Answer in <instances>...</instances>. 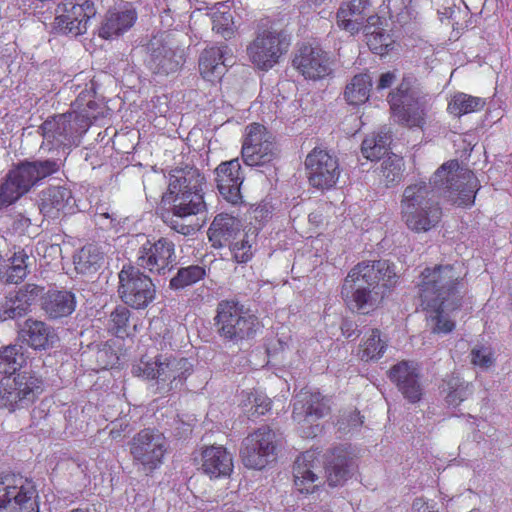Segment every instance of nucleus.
Wrapping results in <instances>:
<instances>
[{
  "label": "nucleus",
  "mask_w": 512,
  "mask_h": 512,
  "mask_svg": "<svg viewBox=\"0 0 512 512\" xmlns=\"http://www.w3.org/2000/svg\"><path fill=\"white\" fill-rule=\"evenodd\" d=\"M317 216L316 214H310L309 219L310 220H316Z\"/></svg>",
  "instance_id": "64"
},
{
  "label": "nucleus",
  "mask_w": 512,
  "mask_h": 512,
  "mask_svg": "<svg viewBox=\"0 0 512 512\" xmlns=\"http://www.w3.org/2000/svg\"><path fill=\"white\" fill-rule=\"evenodd\" d=\"M323 0H308L309 5H319Z\"/></svg>",
  "instance_id": "62"
},
{
  "label": "nucleus",
  "mask_w": 512,
  "mask_h": 512,
  "mask_svg": "<svg viewBox=\"0 0 512 512\" xmlns=\"http://www.w3.org/2000/svg\"><path fill=\"white\" fill-rule=\"evenodd\" d=\"M292 64L308 80H322L333 72L329 54L319 46H302L294 56Z\"/></svg>",
  "instance_id": "22"
},
{
  "label": "nucleus",
  "mask_w": 512,
  "mask_h": 512,
  "mask_svg": "<svg viewBox=\"0 0 512 512\" xmlns=\"http://www.w3.org/2000/svg\"><path fill=\"white\" fill-rule=\"evenodd\" d=\"M231 253L237 262H248L253 256V243L248 233L233 242L230 246Z\"/></svg>",
  "instance_id": "48"
},
{
  "label": "nucleus",
  "mask_w": 512,
  "mask_h": 512,
  "mask_svg": "<svg viewBox=\"0 0 512 512\" xmlns=\"http://www.w3.org/2000/svg\"><path fill=\"white\" fill-rule=\"evenodd\" d=\"M206 180L198 168H184L170 174L163 201L178 218H189L206 210L204 200Z\"/></svg>",
  "instance_id": "6"
},
{
  "label": "nucleus",
  "mask_w": 512,
  "mask_h": 512,
  "mask_svg": "<svg viewBox=\"0 0 512 512\" xmlns=\"http://www.w3.org/2000/svg\"><path fill=\"white\" fill-rule=\"evenodd\" d=\"M97 103L94 100H87L82 95L72 103L71 111L63 115L53 116L46 119L41 126L43 142L42 147L70 148L72 145H79L80 137L87 132L94 119L99 113L96 112Z\"/></svg>",
  "instance_id": "4"
},
{
  "label": "nucleus",
  "mask_w": 512,
  "mask_h": 512,
  "mask_svg": "<svg viewBox=\"0 0 512 512\" xmlns=\"http://www.w3.org/2000/svg\"><path fill=\"white\" fill-rule=\"evenodd\" d=\"M289 44L287 35L281 30L264 28L246 47V53L256 67L269 70L287 52Z\"/></svg>",
  "instance_id": "13"
},
{
  "label": "nucleus",
  "mask_w": 512,
  "mask_h": 512,
  "mask_svg": "<svg viewBox=\"0 0 512 512\" xmlns=\"http://www.w3.org/2000/svg\"><path fill=\"white\" fill-rule=\"evenodd\" d=\"M27 363V356L23 346L10 344L0 350V373L5 376H13L18 369L23 368Z\"/></svg>",
  "instance_id": "40"
},
{
  "label": "nucleus",
  "mask_w": 512,
  "mask_h": 512,
  "mask_svg": "<svg viewBox=\"0 0 512 512\" xmlns=\"http://www.w3.org/2000/svg\"><path fill=\"white\" fill-rule=\"evenodd\" d=\"M444 391H447L446 401L450 405L461 404L471 394L469 383L459 377L449 378L445 383Z\"/></svg>",
  "instance_id": "46"
},
{
  "label": "nucleus",
  "mask_w": 512,
  "mask_h": 512,
  "mask_svg": "<svg viewBox=\"0 0 512 512\" xmlns=\"http://www.w3.org/2000/svg\"><path fill=\"white\" fill-rule=\"evenodd\" d=\"M224 512H244V510H241V508L229 507L226 508Z\"/></svg>",
  "instance_id": "61"
},
{
  "label": "nucleus",
  "mask_w": 512,
  "mask_h": 512,
  "mask_svg": "<svg viewBox=\"0 0 512 512\" xmlns=\"http://www.w3.org/2000/svg\"><path fill=\"white\" fill-rule=\"evenodd\" d=\"M329 410L327 399L319 391L302 390L295 396L292 417L300 425L301 434L313 438L322 431L321 425L314 421L327 415Z\"/></svg>",
  "instance_id": "16"
},
{
  "label": "nucleus",
  "mask_w": 512,
  "mask_h": 512,
  "mask_svg": "<svg viewBox=\"0 0 512 512\" xmlns=\"http://www.w3.org/2000/svg\"><path fill=\"white\" fill-rule=\"evenodd\" d=\"M270 213V210L268 208V206H258V207H255L254 210H253V215H254V218H256V220H263V218H266L268 217Z\"/></svg>",
  "instance_id": "59"
},
{
  "label": "nucleus",
  "mask_w": 512,
  "mask_h": 512,
  "mask_svg": "<svg viewBox=\"0 0 512 512\" xmlns=\"http://www.w3.org/2000/svg\"><path fill=\"white\" fill-rule=\"evenodd\" d=\"M479 180L468 168L460 166L458 160H449L434 172L427 184L425 181L408 184L400 200L401 220L416 233H425L439 225L442 207L437 195L450 202L468 207L475 202Z\"/></svg>",
  "instance_id": "1"
},
{
  "label": "nucleus",
  "mask_w": 512,
  "mask_h": 512,
  "mask_svg": "<svg viewBox=\"0 0 512 512\" xmlns=\"http://www.w3.org/2000/svg\"><path fill=\"white\" fill-rule=\"evenodd\" d=\"M241 229L240 220L229 214H219L214 217L208 228V237L213 246H223L231 239H235Z\"/></svg>",
  "instance_id": "32"
},
{
  "label": "nucleus",
  "mask_w": 512,
  "mask_h": 512,
  "mask_svg": "<svg viewBox=\"0 0 512 512\" xmlns=\"http://www.w3.org/2000/svg\"><path fill=\"white\" fill-rule=\"evenodd\" d=\"M390 377L410 402H417L423 395V387L420 382L419 367L416 362L402 360L390 370Z\"/></svg>",
  "instance_id": "26"
},
{
  "label": "nucleus",
  "mask_w": 512,
  "mask_h": 512,
  "mask_svg": "<svg viewBox=\"0 0 512 512\" xmlns=\"http://www.w3.org/2000/svg\"><path fill=\"white\" fill-rule=\"evenodd\" d=\"M305 170L310 184L322 190L331 189L337 184L341 175L337 155L322 147H315L308 153L305 159Z\"/></svg>",
  "instance_id": "18"
},
{
  "label": "nucleus",
  "mask_w": 512,
  "mask_h": 512,
  "mask_svg": "<svg viewBox=\"0 0 512 512\" xmlns=\"http://www.w3.org/2000/svg\"><path fill=\"white\" fill-rule=\"evenodd\" d=\"M395 79V72H384L377 82V89L389 88V86L393 85Z\"/></svg>",
  "instance_id": "54"
},
{
  "label": "nucleus",
  "mask_w": 512,
  "mask_h": 512,
  "mask_svg": "<svg viewBox=\"0 0 512 512\" xmlns=\"http://www.w3.org/2000/svg\"><path fill=\"white\" fill-rule=\"evenodd\" d=\"M143 240L137 254V263L150 272H165L171 269L176 262V248L168 238H159L156 242H150L144 235H139L137 240Z\"/></svg>",
  "instance_id": "21"
},
{
  "label": "nucleus",
  "mask_w": 512,
  "mask_h": 512,
  "mask_svg": "<svg viewBox=\"0 0 512 512\" xmlns=\"http://www.w3.org/2000/svg\"><path fill=\"white\" fill-rule=\"evenodd\" d=\"M43 391V380L31 372H22L0 380V410L15 412L32 404Z\"/></svg>",
  "instance_id": "11"
},
{
  "label": "nucleus",
  "mask_w": 512,
  "mask_h": 512,
  "mask_svg": "<svg viewBox=\"0 0 512 512\" xmlns=\"http://www.w3.org/2000/svg\"><path fill=\"white\" fill-rule=\"evenodd\" d=\"M279 156L276 140L263 124L251 123L245 128L242 159L248 166H267Z\"/></svg>",
  "instance_id": "14"
},
{
  "label": "nucleus",
  "mask_w": 512,
  "mask_h": 512,
  "mask_svg": "<svg viewBox=\"0 0 512 512\" xmlns=\"http://www.w3.org/2000/svg\"><path fill=\"white\" fill-rule=\"evenodd\" d=\"M471 363L482 369L491 368L495 365V352L490 346H475L471 350Z\"/></svg>",
  "instance_id": "49"
},
{
  "label": "nucleus",
  "mask_w": 512,
  "mask_h": 512,
  "mask_svg": "<svg viewBox=\"0 0 512 512\" xmlns=\"http://www.w3.org/2000/svg\"><path fill=\"white\" fill-rule=\"evenodd\" d=\"M232 60L233 54L227 45L210 46L203 50L199 57L200 75L212 83L219 81Z\"/></svg>",
  "instance_id": "24"
},
{
  "label": "nucleus",
  "mask_w": 512,
  "mask_h": 512,
  "mask_svg": "<svg viewBox=\"0 0 512 512\" xmlns=\"http://www.w3.org/2000/svg\"><path fill=\"white\" fill-rule=\"evenodd\" d=\"M413 512H439L434 502H427L424 499H415L412 503Z\"/></svg>",
  "instance_id": "52"
},
{
  "label": "nucleus",
  "mask_w": 512,
  "mask_h": 512,
  "mask_svg": "<svg viewBox=\"0 0 512 512\" xmlns=\"http://www.w3.org/2000/svg\"><path fill=\"white\" fill-rule=\"evenodd\" d=\"M114 217L113 214H110L108 211H97L95 214V223L96 225H100L101 228H111L114 225Z\"/></svg>",
  "instance_id": "53"
},
{
  "label": "nucleus",
  "mask_w": 512,
  "mask_h": 512,
  "mask_svg": "<svg viewBox=\"0 0 512 512\" xmlns=\"http://www.w3.org/2000/svg\"><path fill=\"white\" fill-rule=\"evenodd\" d=\"M0 512H39L37 490L33 482L22 476L2 478Z\"/></svg>",
  "instance_id": "15"
},
{
  "label": "nucleus",
  "mask_w": 512,
  "mask_h": 512,
  "mask_svg": "<svg viewBox=\"0 0 512 512\" xmlns=\"http://www.w3.org/2000/svg\"><path fill=\"white\" fill-rule=\"evenodd\" d=\"M193 371V365L185 357H177L171 352L156 355H143L133 365V373L147 379H156L157 384L165 391H171L181 386L189 374Z\"/></svg>",
  "instance_id": "7"
},
{
  "label": "nucleus",
  "mask_w": 512,
  "mask_h": 512,
  "mask_svg": "<svg viewBox=\"0 0 512 512\" xmlns=\"http://www.w3.org/2000/svg\"><path fill=\"white\" fill-rule=\"evenodd\" d=\"M131 312L128 307L120 305L116 307L109 315L108 329L117 337H125L130 334Z\"/></svg>",
  "instance_id": "44"
},
{
  "label": "nucleus",
  "mask_w": 512,
  "mask_h": 512,
  "mask_svg": "<svg viewBox=\"0 0 512 512\" xmlns=\"http://www.w3.org/2000/svg\"><path fill=\"white\" fill-rule=\"evenodd\" d=\"M363 419L361 418L360 412L353 411L350 412L347 418L339 420V429L340 430H352V428H357V426L362 425Z\"/></svg>",
  "instance_id": "51"
},
{
  "label": "nucleus",
  "mask_w": 512,
  "mask_h": 512,
  "mask_svg": "<svg viewBox=\"0 0 512 512\" xmlns=\"http://www.w3.org/2000/svg\"><path fill=\"white\" fill-rule=\"evenodd\" d=\"M58 14L54 19V28L60 33H86L91 18L97 14L93 1L65 0L57 8Z\"/></svg>",
  "instance_id": "20"
},
{
  "label": "nucleus",
  "mask_w": 512,
  "mask_h": 512,
  "mask_svg": "<svg viewBox=\"0 0 512 512\" xmlns=\"http://www.w3.org/2000/svg\"><path fill=\"white\" fill-rule=\"evenodd\" d=\"M137 20L136 10L131 6H122L118 9L109 10L105 15L99 35L104 39L120 36L132 28Z\"/></svg>",
  "instance_id": "30"
},
{
  "label": "nucleus",
  "mask_w": 512,
  "mask_h": 512,
  "mask_svg": "<svg viewBox=\"0 0 512 512\" xmlns=\"http://www.w3.org/2000/svg\"><path fill=\"white\" fill-rule=\"evenodd\" d=\"M242 462L250 469H263L276 457V434L270 427H260L243 440Z\"/></svg>",
  "instance_id": "19"
},
{
  "label": "nucleus",
  "mask_w": 512,
  "mask_h": 512,
  "mask_svg": "<svg viewBox=\"0 0 512 512\" xmlns=\"http://www.w3.org/2000/svg\"><path fill=\"white\" fill-rule=\"evenodd\" d=\"M109 350L103 349L99 350L97 353V360L100 362L101 368H109V366H113L115 361H117V355L111 354L110 360H104V357L108 355Z\"/></svg>",
  "instance_id": "55"
},
{
  "label": "nucleus",
  "mask_w": 512,
  "mask_h": 512,
  "mask_svg": "<svg viewBox=\"0 0 512 512\" xmlns=\"http://www.w3.org/2000/svg\"><path fill=\"white\" fill-rule=\"evenodd\" d=\"M324 461L321 453L308 450L298 456L294 465V485L301 493H311L316 490L319 481V472ZM329 485H340L350 473L349 453L344 446H337L331 451L325 462Z\"/></svg>",
  "instance_id": "5"
},
{
  "label": "nucleus",
  "mask_w": 512,
  "mask_h": 512,
  "mask_svg": "<svg viewBox=\"0 0 512 512\" xmlns=\"http://www.w3.org/2000/svg\"><path fill=\"white\" fill-rule=\"evenodd\" d=\"M381 23L379 15H368L367 24L365 26V34L367 43L371 51L375 54L384 55L391 51L395 45L393 36L383 32L378 24Z\"/></svg>",
  "instance_id": "34"
},
{
  "label": "nucleus",
  "mask_w": 512,
  "mask_h": 512,
  "mask_svg": "<svg viewBox=\"0 0 512 512\" xmlns=\"http://www.w3.org/2000/svg\"><path fill=\"white\" fill-rule=\"evenodd\" d=\"M60 167L57 160H38L23 162L12 168L0 187V204L11 205L29 192L33 185L44 177L56 173Z\"/></svg>",
  "instance_id": "8"
},
{
  "label": "nucleus",
  "mask_w": 512,
  "mask_h": 512,
  "mask_svg": "<svg viewBox=\"0 0 512 512\" xmlns=\"http://www.w3.org/2000/svg\"><path fill=\"white\" fill-rule=\"evenodd\" d=\"M388 348V340L380 329H366L359 343L358 356L361 360H379Z\"/></svg>",
  "instance_id": "33"
},
{
  "label": "nucleus",
  "mask_w": 512,
  "mask_h": 512,
  "mask_svg": "<svg viewBox=\"0 0 512 512\" xmlns=\"http://www.w3.org/2000/svg\"><path fill=\"white\" fill-rule=\"evenodd\" d=\"M389 104L394 119L401 124L408 127H423L426 124L428 99L410 77H405L398 88L389 94Z\"/></svg>",
  "instance_id": "9"
},
{
  "label": "nucleus",
  "mask_w": 512,
  "mask_h": 512,
  "mask_svg": "<svg viewBox=\"0 0 512 512\" xmlns=\"http://www.w3.org/2000/svg\"><path fill=\"white\" fill-rule=\"evenodd\" d=\"M215 325L222 339L231 342L250 339L260 329V321L257 316L252 315L237 302L219 303Z\"/></svg>",
  "instance_id": "10"
},
{
  "label": "nucleus",
  "mask_w": 512,
  "mask_h": 512,
  "mask_svg": "<svg viewBox=\"0 0 512 512\" xmlns=\"http://www.w3.org/2000/svg\"><path fill=\"white\" fill-rule=\"evenodd\" d=\"M405 163L400 155H389L384 158L381 166V173L386 185L396 184L401 181Z\"/></svg>",
  "instance_id": "45"
},
{
  "label": "nucleus",
  "mask_w": 512,
  "mask_h": 512,
  "mask_svg": "<svg viewBox=\"0 0 512 512\" xmlns=\"http://www.w3.org/2000/svg\"><path fill=\"white\" fill-rule=\"evenodd\" d=\"M213 30L223 37H231L236 32V24L228 2H218L210 9Z\"/></svg>",
  "instance_id": "37"
},
{
  "label": "nucleus",
  "mask_w": 512,
  "mask_h": 512,
  "mask_svg": "<svg viewBox=\"0 0 512 512\" xmlns=\"http://www.w3.org/2000/svg\"><path fill=\"white\" fill-rule=\"evenodd\" d=\"M459 272L450 264L425 268L417 283L426 321L434 334H448L455 329L453 311L461 306Z\"/></svg>",
  "instance_id": "2"
},
{
  "label": "nucleus",
  "mask_w": 512,
  "mask_h": 512,
  "mask_svg": "<svg viewBox=\"0 0 512 512\" xmlns=\"http://www.w3.org/2000/svg\"><path fill=\"white\" fill-rule=\"evenodd\" d=\"M373 80L370 74H356L344 89V98L348 104L359 106L370 98Z\"/></svg>",
  "instance_id": "36"
},
{
  "label": "nucleus",
  "mask_w": 512,
  "mask_h": 512,
  "mask_svg": "<svg viewBox=\"0 0 512 512\" xmlns=\"http://www.w3.org/2000/svg\"><path fill=\"white\" fill-rule=\"evenodd\" d=\"M43 289L39 285L28 284L23 289L15 292L14 295L7 296L6 301L0 308L1 319H15V317L24 316L29 311L31 304L35 303Z\"/></svg>",
  "instance_id": "28"
},
{
  "label": "nucleus",
  "mask_w": 512,
  "mask_h": 512,
  "mask_svg": "<svg viewBox=\"0 0 512 512\" xmlns=\"http://www.w3.org/2000/svg\"><path fill=\"white\" fill-rule=\"evenodd\" d=\"M118 294L132 308H146L155 298L156 289L151 277L134 266H124L119 273Z\"/></svg>",
  "instance_id": "17"
},
{
  "label": "nucleus",
  "mask_w": 512,
  "mask_h": 512,
  "mask_svg": "<svg viewBox=\"0 0 512 512\" xmlns=\"http://www.w3.org/2000/svg\"><path fill=\"white\" fill-rule=\"evenodd\" d=\"M2 280L8 283H18L26 277V271L21 266H16L15 254L11 258V265L5 270L0 269Z\"/></svg>",
  "instance_id": "50"
},
{
  "label": "nucleus",
  "mask_w": 512,
  "mask_h": 512,
  "mask_svg": "<svg viewBox=\"0 0 512 512\" xmlns=\"http://www.w3.org/2000/svg\"><path fill=\"white\" fill-rule=\"evenodd\" d=\"M19 334L20 339L33 348H48L57 339L54 329L39 320H26Z\"/></svg>",
  "instance_id": "31"
},
{
  "label": "nucleus",
  "mask_w": 512,
  "mask_h": 512,
  "mask_svg": "<svg viewBox=\"0 0 512 512\" xmlns=\"http://www.w3.org/2000/svg\"><path fill=\"white\" fill-rule=\"evenodd\" d=\"M395 266L386 259L363 261L352 268L344 279L341 294L351 309L369 313L383 301L396 283Z\"/></svg>",
  "instance_id": "3"
},
{
  "label": "nucleus",
  "mask_w": 512,
  "mask_h": 512,
  "mask_svg": "<svg viewBox=\"0 0 512 512\" xmlns=\"http://www.w3.org/2000/svg\"><path fill=\"white\" fill-rule=\"evenodd\" d=\"M42 307L50 317L69 316L76 307L75 295L68 290H50L42 302Z\"/></svg>",
  "instance_id": "35"
},
{
  "label": "nucleus",
  "mask_w": 512,
  "mask_h": 512,
  "mask_svg": "<svg viewBox=\"0 0 512 512\" xmlns=\"http://www.w3.org/2000/svg\"><path fill=\"white\" fill-rule=\"evenodd\" d=\"M200 469L210 479L228 477L234 470L233 455L222 445L205 446L200 454Z\"/></svg>",
  "instance_id": "25"
},
{
  "label": "nucleus",
  "mask_w": 512,
  "mask_h": 512,
  "mask_svg": "<svg viewBox=\"0 0 512 512\" xmlns=\"http://www.w3.org/2000/svg\"><path fill=\"white\" fill-rule=\"evenodd\" d=\"M342 332L347 337H351L352 333H351V326H350V324H348V323L343 324L342 325Z\"/></svg>",
  "instance_id": "60"
},
{
  "label": "nucleus",
  "mask_w": 512,
  "mask_h": 512,
  "mask_svg": "<svg viewBox=\"0 0 512 512\" xmlns=\"http://www.w3.org/2000/svg\"><path fill=\"white\" fill-rule=\"evenodd\" d=\"M14 257L16 265L23 267L27 275V260L29 259V254H27L25 250H19L14 253Z\"/></svg>",
  "instance_id": "57"
},
{
  "label": "nucleus",
  "mask_w": 512,
  "mask_h": 512,
  "mask_svg": "<svg viewBox=\"0 0 512 512\" xmlns=\"http://www.w3.org/2000/svg\"><path fill=\"white\" fill-rule=\"evenodd\" d=\"M390 142L391 136L388 131H380L377 132V134H370L364 138L361 145V152L364 157L368 159L381 158V156L386 153Z\"/></svg>",
  "instance_id": "42"
},
{
  "label": "nucleus",
  "mask_w": 512,
  "mask_h": 512,
  "mask_svg": "<svg viewBox=\"0 0 512 512\" xmlns=\"http://www.w3.org/2000/svg\"><path fill=\"white\" fill-rule=\"evenodd\" d=\"M103 261V253L96 245L83 246L74 256L75 269L80 273L96 272Z\"/></svg>",
  "instance_id": "41"
},
{
  "label": "nucleus",
  "mask_w": 512,
  "mask_h": 512,
  "mask_svg": "<svg viewBox=\"0 0 512 512\" xmlns=\"http://www.w3.org/2000/svg\"><path fill=\"white\" fill-rule=\"evenodd\" d=\"M240 405L251 415H264L271 408V399L263 391H242Z\"/></svg>",
  "instance_id": "43"
},
{
  "label": "nucleus",
  "mask_w": 512,
  "mask_h": 512,
  "mask_svg": "<svg viewBox=\"0 0 512 512\" xmlns=\"http://www.w3.org/2000/svg\"><path fill=\"white\" fill-rule=\"evenodd\" d=\"M70 512H89L85 508H73Z\"/></svg>",
  "instance_id": "63"
},
{
  "label": "nucleus",
  "mask_w": 512,
  "mask_h": 512,
  "mask_svg": "<svg viewBox=\"0 0 512 512\" xmlns=\"http://www.w3.org/2000/svg\"><path fill=\"white\" fill-rule=\"evenodd\" d=\"M133 464L145 474L161 467L168 450V440L160 430L143 429L130 441Z\"/></svg>",
  "instance_id": "12"
},
{
  "label": "nucleus",
  "mask_w": 512,
  "mask_h": 512,
  "mask_svg": "<svg viewBox=\"0 0 512 512\" xmlns=\"http://www.w3.org/2000/svg\"><path fill=\"white\" fill-rule=\"evenodd\" d=\"M74 205L71 189L64 186H51L42 191L39 209L45 217L56 218L62 212H73Z\"/></svg>",
  "instance_id": "27"
},
{
  "label": "nucleus",
  "mask_w": 512,
  "mask_h": 512,
  "mask_svg": "<svg viewBox=\"0 0 512 512\" xmlns=\"http://www.w3.org/2000/svg\"><path fill=\"white\" fill-rule=\"evenodd\" d=\"M243 180L244 176L238 158H233L229 162H222L216 168L217 188L227 202H242L241 187Z\"/></svg>",
  "instance_id": "23"
},
{
  "label": "nucleus",
  "mask_w": 512,
  "mask_h": 512,
  "mask_svg": "<svg viewBox=\"0 0 512 512\" xmlns=\"http://www.w3.org/2000/svg\"><path fill=\"white\" fill-rule=\"evenodd\" d=\"M126 426H128L127 422L124 420H119V422H113L110 430V435L112 438H120L123 430H125Z\"/></svg>",
  "instance_id": "56"
},
{
  "label": "nucleus",
  "mask_w": 512,
  "mask_h": 512,
  "mask_svg": "<svg viewBox=\"0 0 512 512\" xmlns=\"http://www.w3.org/2000/svg\"><path fill=\"white\" fill-rule=\"evenodd\" d=\"M171 226L176 231H178V233H182V234H190L195 229V227H193V225L179 224L178 220H172L171 221Z\"/></svg>",
  "instance_id": "58"
},
{
  "label": "nucleus",
  "mask_w": 512,
  "mask_h": 512,
  "mask_svg": "<svg viewBox=\"0 0 512 512\" xmlns=\"http://www.w3.org/2000/svg\"><path fill=\"white\" fill-rule=\"evenodd\" d=\"M486 102L484 98L474 97L469 93L456 92L450 95L447 103V110L453 116H464L470 112L480 111L483 109Z\"/></svg>",
  "instance_id": "38"
},
{
  "label": "nucleus",
  "mask_w": 512,
  "mask_h": 512,
  "mask_svg": "<svg viewBox=\"0 0 512 512\" xmlns=\"http://www.w3.org/2000/svg\"><path fill=\"white\" fill-rule=\"evenodd\" d=\"M183 63V54L171 50V48H162L155 51L150 61L153 72L169 75V73L177 72Z\"/></svg>",
  "instance_id": "39"
},
{
  "label": "nucleus",
  "mask_w": 512,
  "mask_h": 512,
  "mask_svg": "<svg viewBox=\"0 0 512 512\" xmlns=\"http://www.w3.org/2000/svg\"><path fill=\"white\" fill-rule=\"evenodd\" d=\"M206 275V269L203 266H188L187 268H181L178 270L175 277L170 280V286L172 288H185V286L193 285V283L199 282L201 278Z\"/></svg>",
  "instance_id": "47"
},
{
  "label": "nucleus",
  "mask_w": 512,
  "mask_h": 512,
  "mask_svg": "<svg viewBox=\"0 0 512 512\" xmlns=\"http://www.w3.org/2000/svg\"><path fill=\"white\" fill-rule=\"evenodd\" d=\"M368 2L364 0H351L342 2L336 13V22L339 28L350 34H357L367 24Z\"/></svg>",
  "instance_id": "29"
}]
</instances>
